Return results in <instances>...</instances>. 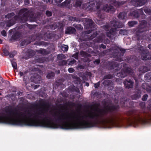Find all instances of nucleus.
I'll list each match as a JSON object with an SVG mask.
<instances>
[{"label": "nucleus", "mask_w": 151, "mask_h": 151, "mask_svg": "<svg viewBox=\"0 0 151 151\" xmlns=\"http://www.w3.org/2000/svg\"><path fill=\"white\" fill-rule=\"evenodd\" d=\"M148 47L149 49L151 50V44L149 45Z\"/></svg>", "instance_id": "052dcab7"}, {"label": "nucleus", "mask_w": 151, "mask_h": 151, "mask_svg": "<svg viewBox=\"0 0 151 151\" xmlns=\"http://www.w3.org/2000/svg\"><path fill=\"white\" fill-rule=\"evenodd\" d=\"M3 52L4 55L6 56L8 55L9 54L8 51L6 49L3 50Z\"/></svg>", "instance_id": "e433bc0d"}, {"label": "nucleus", "mask_w": 151, "mask_h": 151, "mask_svg": "<svg viewBox=\"0 0 151 151\" xmlns=\"http://www.w3.org/2000/svg\"><path fill=\"white\" fill-rule=\"evenodd\" d=\"M100 85L99 83L98 82L97 83L94 84V87L95 88H98Z\"/></svg>", "instance_id": "de8ad7c7"}, {"label": "nucleus", "mask_w": 151, "mask_h": 151, "mask_svg": "<svg viewBox=\"0 0 151 151\" xmlns=\"http://www.w3.org/2000/svg\"><path fill=\"white\" fill-rule=\"evenodd\" d=\"M138 49L141 53V58L142 60H151V55L148 53L146 49H145L142 47H139Z\"/></svg>", "instance_id": "6e6552de"}, {"label": "nucleus", "mask_w": 151, "mask_h": 151, "mask_svg": "<svg viewBox=\"0 0 151 151\" xmlns=\"http://www.w3.org/2000/svg\"><path fill=\"white\" fill-rule=\"evenodd\" d=\"M27 73V72L25 71L24 72H23L21 71H20L19 72V75L21 76H25V75Z\"/></svg>", "instance_id": "a18cd8bd"}, {"label": "nucleus", "mask_w": 151, "mask_h": 151, "mask_svg": "<svg viewBox=\"0 0 151 151\" xmlns=\"http://www.w3.org/2000/svg\"><path fill=\"white\" fill-rule=\"evenodd\" d=\"M1 34L4 36L5 37L6 36V33L5 30H2L1 32Z\"/></svg>", "instance_id": "79ce46f5"}, {"label": "nucleus", "mask_w": 151, "mask_h": 151, "mask_svg": "<svg viewBox=\"0 0 151 151\" xmlns=\"http://www.w3.org/2000/svg\"><path fill=\"white\" fill-rule=\"evenodd\" d=\"M73 26L78 30H82L83 28L81 25L80 24H73Z\"/></svg>", "instance_id": "7c9ffc66"}, {"label": "nucleus", "mask_w": 151, "mask_h": 151, "mask_svg": "<svg viewBox=\"0 0 151 151\" xmlns=\"http://www.w3.org/2000/svg\"><path fill=\"white\" fill-rule=\"evenodd\" d=\"M103 84L104 86H110L113 85V83L111 81L108 80H105L103 83Z\"/></svg>", "instance_id": "f3484780"}, {"label": "nucleus", "mask_w": 151, "mask_h": 151, "mask_svg": "<svg viewBox=\"0 0 151 151\" xmlns=\"http://www.w3.org/2000/svg\"><path fill=\"white\" fill-rule=\"evenodd\" d=\"M12 64L13 67L15 69H17V66L16 62L12 61Z\"/></svg>", "instance_id": "c9c22d12"}, {"label": "nucleus", "mask_w": 151, "mask_h": 151, "mask_svg": "<svg viewBox=\"0 0 151 151\" xmlns=\"http://www.w3.org/2000/svg\"><path fill=\"white\" fill-rule=\"evenodd\" d=\"M22 93L20 92H19L17 93V94L18 95H21L22 94Z\"/></svg>", "instance_id": "13d9d810"}, {"label": "nucleus", "mask_w": 151, "mask_h": 151, "mask_svg": "<svg viewBox=\"0 0 151 151\" xmlns=\"http://www.w3.org/2000/svg\"><path fill=\"white\" fill-rule=\"evenodd\" d=\"M56 73H57L58 74V73H60V70H58V71H57L56 72Z\"/></svg>", "instance_id": "338daca9"}, {"label": "nucleus", "mask_w": 151, "mask_h": 151, "mask_svg": "<svg viewBox=\"0 0 151 151\" xmlns=\"http://www.w3.org/2000/svg\"><path fill=\"white\" fill-rule=\"evenodd\" d=\"M78 53H76L75 54L73 55V57L75 58V59H77L78 58Z\"/></svg>", "instance_id": "c03bdc74"}, {"label": "nucleus", "mask_w": 151, "mask_h": 151, "mask_svg": "<svg viewBox=\"0 0 151 151\" xmlns=\"http://www.w3.org/2000/svg\"><path fill=\"white\" fill-rule=\"evenodd\" d=\"M97 33L96 32H95L91 36L88 37V39L89 40H91L94 38L95 37L97 36Z\"/></svg>", "instance_id": "b1692460"}, {"label": "nucleus", "mask_w": 151, "mask_h": 151, "mask_svg": "<svg viewBox=\"0 0 151 151\" xmlns=\"http://www.w3.org/2000/svg\"><path fill=\"white\" fill-rule=\"evenodd\" d=\"M137 22L135 21H132L128 22L129 25L131 27H133L134 25L137 24Z\"/></svg>", "instance_id": "a878e982"}, {"label": "nucleus", "mask_w": 151, "mask_h": 151, "mask_svg": "<svg viewBox=\"0 0 151 151\" xmlns=\"http://www.w3.org/2000/svg\"><path fill=\"white\" fill-rule=\"evenodd\" d=\"M143 10H144L145 12L147 14L149 15H151V10L150 9L147 8H145L144 9H141L140 10L141 12H143Z\"/></svg>", "instance_id": "a211bd4d"}, {"label": "nucleus", "mask_w": 151, "mask_h": 151, "mask_svg": "<svg viewBox=\"0 0 151 151\" xmlns=\"http://www.w3.org/2000/svg\"><path fill=\"white\" fill-rule=\"evenodd\" d=\"M69 19L73 21H75L77 22H79L80 21L79 19L76 18V17H71L69 18Z\"/></svg>", "instance_id": "c756f323"}, {"label": "nucleus", "mask_w": 151, "mask_h": 151, "mask_svg": "<svg viewBox=\"0 0 151 151\" xmlns=\"http://www.w3.org/2000/svg\"><path fill=\"white\" fill-rule=\"evenodd\" d=\"M147 27V22L145 20L141 21L140 24L137 29V35L145 31L146 28Z\"/></svg>", "instance_id": "1a4fd4ad"}, {"label": "nucleus", "mask_w": 151, "mask_h": 151, "mask_svg": "<svg viewBox=\"0 0 151 151\" xmlns=\"http://www.w3.org/2000/svg\"><path fill=\"white\" fill-rule=\"evenodd\" d=\"M123 83L126 88H132L133 87L134 82L131 80H128L126 79Z\"/></svg>", "instance_id": "f8f14e48"}, {"label": "nucleus", "mask_w": 151, "mask_h": 151, "mask_svg": "<svg viewBox=\"0 0 151 151\" xmlns=\"http://www.w3.org/2000/svg\"><path fill=\"white\" fill-rule=\"evenodd\" d=\"M124 63H119L117 62H113L111 64L112 68L115 69L116 71L119 70L122 68V66H123L124 68H122V71L119 73H117V76L119 77H120L122 78H124L127 76L129 73H133V70L130 68L128 67L124 68Z\"/></svg>", "instance_id": "7ed1b4c3"}, {"label": "nucleus", "mask_w": 151, "mask_h": 151, "mask_svg": "<svg viewBox=\"0 0 151 151\" xmlns=\"http://www.w3.org/2000/svg\"><path fill=\"white\" fill-rule=\"evenodd\" d=\"M70 3V0H66L62 4V6H67Z\"/></svg>", "instance_id": "393cba45"}, {"label": "nucleus", "mask_w": 151, "mask_h": 151, "mask_svg": "<svg viewBox=\"0 0 151 151\" xmlns=\"http://www.w3.org/2000/svg\"><path fill=\"white\" fill-rule=\"evenodd\" d=\"M130 15L134 17V18H137L139 17V15L137 11H134L130 14Z\"/></svg>", "instance_id": "aec40b11"}, {"label": "nucleus", "mask_w": 151, "mask_h": 151, "mask_svg": "<svg viewBox=\"0 0 151 151\" xmlns=\"http://www.w3.org/2000/svg\"><path fill=\"white\" fill-rule=\"evenodd\" d=\"M46 14L47 16L50 17L52 15V13L50 11H47L46 12Z\"/></svg>", "instance_id": "58836bf2"}, {"label": "nucleus", "mask_w": 151, "mask_h": 151, "mask_svg": "<svg viewBox=\"0 0 151 151\" xmlns=\"http://www.w3.org/2000/svg\"><path fill=\"white\" fill-rule=\"evenodd\" d=\"M100 2L98 0H94L85 3L83 5V7L85 9L88 10H92L94 11H97L98 17L101 18H103L100 12L101 10H104L106 12H114L115 11V9L114 8L109 4H104L102 7L100 9Z\"/></svg>", "instance_id": "f257e3e1"}, {"label": "nucleus", "mask_w": 151, "mask_h": 151, "mask_svg": "<svg viewBox=\"0 0 151 151\" xmlns=\"http://www.w3.org/2000/svg\"><path fill=\"white\" fill-rule=\"evenodd\" d=\"M81 4V1L79 0H77L75 4V6L76 7H78L80 6Z\"/></svg>", "instance_id": "2f4dec72"}, {"label": "nucleus", "mask_w": 151, "mask_h": 151, "mask_svg": "<svg viewBox=\"0 0 151 151\" xmlns=\"http://www.w3.org/2000/svg\"><path fill=\"white\" fill-rule=\"evenodd\" d=\"M126 16L127 14L126 13L122 12L118 15V17L120 19H125Z\"/></svg>", "instance_id": "dca6fc26"}, {"label": "nucleus", "mask_w": 151, "mask_h": 151, "mask_svg": "<svg viewBox=\"0 0 151 151\" xmlns=\"http://www.w3.org/2000/svg\"><path fill=\"white\" fill-rule=\"evenodd\" d=\"M104 38V36L102 35H100L97 37L95 39H94L93 41L94 43H100L101 42Z\"/></svg>", "instance_id": "2eb2a0df"}, {"label": "nucleus", "mask_w": 151, "mask_h": 151, "mask_svg": "<svg viewBox=\"0 0 151 151\" xmlns=\"http://www.w3.org/2000/svg\"><path fill=\"white\" fill-rule=\"evenodd\" d=\"M146 0H132L131 4L135 6H141L144 4Z\"/></svg>", "instance_id": "9d476101"}, {"label": "nucleus", "mask_w": 151, "mask_h": 151, "mask_svg": "<svg viewBox=\"0 0 151 151\" xmlns=\"http://www.w3.org/2000/svg\"><path fill=\"white\" fill-rule=\"evenodd\" d=\"M147 76L148 78L151 80V73L147 74Z\"/></svg>", "instance_id": "8fccbe9b"}, {"label": "nucleus", "mask_w": 151, "mask_h": 151, "mask_svg": "<svg viewBox=\"0 0 151 151\" xmlns=\"http://www.w3.org/2000/svg\"><path fill=\"white\" fill-rule=\"evenodd\" d=\"M149 70V69L147 66L141 67L139 69V71L142 73H145Z\"/></svg>", "instance_id": "6ab92c4d"}, {"label": "nucleus", "mask_w": 151, "mask_h": 151, "mask_svg": "<svg viewBox=\"0 0 151 151\" xmlns=\"http://www.w3.org/2000/svg\"><path fill=\"white\" fill-rule=\"evenodd\" d=\"M135 60V59H133V60L132 59V60L131 59H130L129 60V62L130 63L131 61L134 62Z\"/></svg>", "instance_id": "bf43d9fd"}, {"label": "nucleus", "mask_w": 151, "mask_h": 151, "mask_svg": "<svg viewBox=\"0 0 151 151\" xmlns=\"http://www.w3.org/2000/svg\"><path fill=\"white\" fill-rule=\"evenodd\" d=\"M101 21L100 20L99 21H98V20H97V22H96L98 24H100V23L99 22H100Z\"/></svg>", "instance_id": "0e129e2a"}, {"label": "nucleus", "mask_w": 151, "mask_h": 151, "mask_svg": "<svg viewBox=\"0 0 151 151\" xmlns=\"http://www.w3.org/2000/svg\"><path fill=\"white\" fill-rule=\"evenodd\" d=\"M136 90V93L131 96L132 98L133 99H137L140 97L141 91L139 89H137Z\"/></svg>", "instance_id": "ddd939ff"}, {"label": "nucleus", "mask_w": 151, "mask_h": 151, "mask_svg": "<svg viewBox=\"0 0 151 151\" xmlns=\"http://www.w3.org/2000/svg\"><path fill=\"white\" fill-rule=\"evenodd\" d=\"M76 62V60L74 59H73V60L70 61L69 63H68V65H72L73 64H74Z\"/></svg>", "instance_id": "37998d69"}, {"label": "nucleus", "mask_w": 151, "mask_h": 151, "mask_svg": "<svg viewBox=\"0 0 151 151\" xmlns=\"http://www.w3.org/2000/svg\"><path fill=\"white\" fill-rule=\"evenodd\" d=\"M140 105L141 106L142 108H144L145 106V104L144 103H142L140 104Z\"/></svg>", "instance_id": "864d4df0"}, {"label": "nucleus", "mask_w": 151, "mask_h": 151, "mask_svg": "<svg viewBox=\"0 0 151 151\" xmlns=\"http://www.w3.org/2000/svg\"><path fill=\"white\" fill-rule=\"evenodd\" d=\"M128 114L132 116V118L129 120L130 124H137L138 122L142 124L151 123V116L149 119L141 118L139 115L138 111L133 110L129 112Z\"/></svg>", "instance_id": "f03ea898"}, {"label": "nucleus", "mask_w": 151, "mask_h": 151, "mask_svg": "<svg viewBox=\"0 0 151 151\" xmlns=\"http://www.w3.org/2000/svg\"><path fill=\"white\" fill-rule=\"evenodd\" d=\"M55 2L56 3H60L63 0H55Z\"/></svg>", "instance_id": "5fc2aeb1"}, {"label": "nucleus", "mask_w": 151, "mask_h": 151, "mask_svg": "<svg viewBox=\"0 0 151 151\" xmlns=\"http://www.w3.org/2000/svg\"><path fill=\"white\" fill-rule=\"evenodd\" d=\"M86 85L87 86H88L89 85V83H86Z\"/></svg>", "instance_id": "e2e57ef3"}, {"label": "nucleus", "mask_w": 151, "mask_h": 151, "mask_svg": "<svg viewBox=\"0 0 151 151\" xmlns=\"http://www.w3.org/2000/svg\"><path fill=\"white\" fill-rule=\"evenodd\" d=\"M117 3V4H118V5L119 6V4L118 3V2H116V1L115 2H114V5H115V3Z\"/></svg>", "instance_id": "69168bd1"}, {"label": "nucleus", "mask_w": 151, "mask_h": 151, "mask_svg": "<svg viewBox=\"0 0 151 151\" xmlns=\"http://www.w3.org/2000/svg\"><path fill=\"white\" fill-rule=\"evenodd\" d=\"M127 33V30L125 29H121L119 31V34L121 35H126Z\"/></svg>", "instance_id": "c85d7f7f"}, {"label": "nucleus", "mask_w": 151, "mask_h": 151, "mask_svg": "<svg viewBox=\"0 0 151 151\" xmlns=\"http://www.w3.org/2000/svg\"><path fill=\"white\" fill-rule=\"evenodd\" d=\"M39 86V85H37L35 86V88H37Z\"/></svg>", "instance_id": "680f3d73"}, {"label": "nucleus", "mask_w": 151, "mask_h": 151, "mask_svg": "<svg viewBox=\"0 0 151 151\" xmlns=\"http://www.w3.org/2000/svg\"><path fill=\"white\" fill-rule=\"evenodd\" d=\"M85 28L87 29L91 28V30H89L86 32V33L88 34L91 32V31L94 30V28H96V25L94 22L91 19H84L83 20Z\"/></svg>", "instance_id": "0eeeda50"}, {"label": "nucleus", "mask_w": 151, "mask_h": 151, "mask_svg": "<svg viewBox=\"0 0 151 151\" xmlns=\"http://www.w3.org/2000/svg\"><path fill=\"white\" fill-rule=\"evenodd\" d=\"M100 48H102L104 49H105L106 48V46L103 44H101L100 46Z\"/></svg>", "instance_id": "603ef678"}, {"label": "nucleus", "mask_w": 151, "mask_h": 151, "mask_svg": "<svg viewBox=\"0 0 151 151\" xmlns=\"http://www.w3.org/2000/svg\"><path fill=\"white\" fill-rule=\"evenodd\" d=\"M19 18L20 19V21L22 23L25 22L27 20L32 22L35 20L33 13L26 8L22 9L20 11Z\"/></svg>", "instance_id": "20e7f679"}, {"label": "nucleus", "mask_w": 151, "mask_h": 151, "mask_svg": "<svg viewBox=\"0 0 151 151\" xmlns=\"http://www.w3.org/2000/svg\"><path fill=\"white\" fill-rule=\"evenodd\" d=\"M76 30L73 27H68L65 31V33L66 34H72L75 33Z\"/></svg>", "instance_id": "4468645a"}, {"label": "nucleus", "mask_w": 151, "mask_h": 151, "mask_svg": "<svg viewBox=\"0 0 151 151\" xmlns=\"http://www.w3.org/2000/svg\"><path fill=\"white\" fill-rule=\"evenodd\" d=\"M57 57L58 59L59 60H62L66 58V57L63 54L58 55L57 56Z\"/></svg>", "instance_id": "cd10ccee"}, {"label": "nucleus", "mask_w": 151, "mask_h": 151, "mask_svg": "<svg viewBox=\"0 0 151 151\" xmlns=\"http://www.w3.org/2000/svg\"><path fill=\"white\" fill-rule=\"evenodd\" d=\"M125 52L124 49L116 46H114L111 50V52L116 57L117 60L120 61L123 60L122 57L123 56Z\"/></svg>", "instance_id": "423d86ee"}, {"label": "nucleus", "mask_w": 151, "mask_h": 151, "mask_svg": "<svg viewBox=\"0 0 151 151\" xmlns=\"http://www.w3.org/2000/svg\"><path fill=\"white\" fill-rule=\"evenodd\" d=\"M36 52L42 54H45L46 51L44 49H41L40 50H36Z\"/></svg>", "instance_id": "bb28decb"}, {"label": "nucleus", "mask_w": 151, "mask_h": 151, "mask_svg": "<svg viewBox=\"0 0 151 151\" xmlns=\"http://www.w3.org/2000/svg\"><path fill=\"white\" fill-rule=\"evenodd\" d=\"M80 54L82 56H84L86 55V52L83 51H81L80 52Z\"/></svg>", "instance_id": "09e8293b"}, {"label": "nucleus", "mask_w": 151, "mask_h": 151, "mask_svg": "<svg viewBox=\"0 0 151 151\" xmlns=\"http://www.w3.org/2000/svg\"><path fill=\"white\" fill-rule=\"evenodd\" d=\"M55 76V73L53 72H50L49 73L47 76V78L48 79L52 78Z\"/></svg>", "instance_id": "4be33fe9"}, {"label": "nucleus", "mask_w": 151, "mask_h": 151, "mask_svg": "<svg viewBox=\"0 0 151 151\" xmlns=\"http://www.w3.org/2000/svg\"><path fill=\"white\" fill-rule=\"evenodd\" d=\"M94 62V63H96L97 64H98L100 63V60H96Z\"/></svg>", "instance_id": "4d7b16f0"}, {"label": "nucleus", "mask_w": 151, "mask_h": 151, "mask_svg": "<svg viewBox=\"0 0 151 151\" xmlns=\"http://www.w3.org/2000/svg\"><path fill=\"white\" fill-rule=\"evenodd\" d=\"M31 41L28 40H25L22 42L21 43V45L22 46L26 45L30 43Z\"/></svg>", "instance_id": "412c9836"}, {"label": "nucleus", "mask_w": 151, "mask_h": 151, "mask_svg": "<svg viewBox=\"0 0 151 151\" xmlns=\"http://www.w3.org/2000/svg\"><path fill=\"white\" fill-rule=\"evenodd\" d=\"M28 51L30 53L29 55V56L31 57L33 56L35 54V52L32 50H28Z\"/></svg>", "instance_id": "72a5a7b5"}, {"label": "nucleus", "mask_w": 151, "mask_h": 151, "mask_svg": "<svg viewBox=\"0 0 151 151\" xmlns=\"http://www.w3.org/2000/svg\"><path fill=\"white\" fill-rule=\"evenodd\" d=\"M14 13L13 12H12L8 14L7 15L6 17L8 18H11L12 17L14 16Z\"/></svg>", "instance_id": "a19ab883"}, {"label": "nucleus", "mask_w": 151, "mask_h": 151, "mask_svg": "<svg viewBox=\"0 0 151 151\" xmlns=\"http://www.w3.org/2000/svg\"><path fill=\"white\" fill-rule=\"evenodd\" d=\"M31 81L36 83H40L42 82L40 76L36 74L31 77Z\"/></svg>", "instance_id": "9b49d317"}, {"label": "nucleus", "mask_w": 151, "mask_h": 151, "mask_svg": "<svg viewBox=\"0 0 151 151\" xmlns=\"http://www.w3.org/2000/svg\"><path fill=\"white\" fill-rule=\"evenodd\" d=\"M67 61L66 60H63L59 62V64L61 65H64L67 64Z\"/></svg>", "instance_id": "473e14b6"}, {"label": "nucleus", "mask_w": 151, "mask_h": 151, "mask_svg": "<svg viewBox=\"0 0 151 151\" xmlns=\"http://www.w3.org/2000/svg\"><path fill=\"white\" fill-rule=\"evenodd\" d=\"M148 97V95H147L145 94L143 96L142 98V100L143 101H145L147 100Z\"/></svg>", "instance_id": "ea45409f"}, {"label": "nucleus", "mask_w": 151, "mask_h": 151, "mask_svg": "<svg viewBox=\"0 0 151 151\" xmlns=\"http://www.w3.org/2000/svg\"><path fill=\"white\" fill-rule=\"evenodd\" d=\"M2 42V40L0 38V44H1Z\"/></svg>", "instance_id": "774afa93"}, {"label": "nucleus", "mask_w": 151, "mask_h": 151, "mask_svg": "<svg viewBox=\"0 0 151 151\" xmlns=\"http://www.w3.org/2000/svg\"><path fill=\"white\" fill-rule=\"evenodd\" d=\"M10 58H13L14 56V55L12 53H10L8 55Z\"/></svg>", "instance_id": "3c124183"}, {"label": "nucleus", "mask_w": 151, "mask_h": 151, "mask_svg": "<svg viewBox=\"0 0 151 151\" xmlns=\"http://www.w3.org/2000/svg\"><path fill=\"white\" fill-rule=\"evenodd\" d=\"M123 24L120 23L116 20H114L110 22V24H106L104 27V29L106 31H108L109 29L110 34L114 35L116 33L118 28L122 27Z\"/></svg>", "instance_id": "39448f33"}, {"label": "nucleus", "mask_w": 151, "mask_h": 151, "mask_svg": "<svg viewBox=\"0 0 151 151\" xmlns=\"http://www.w3.org/2000/svg\"><path fill=\"white\" fill-rule=\"evenodd\" d=\"M146 90L148 92H150L151 91V88L150 87H149V88H146Z\"/></svg>", "instance_id": "6e6d98bb"}, {"label": "nucleus", "mask_w": 151, "mask_h": 151, "mask_svg": "<svg viewBox=\"0 0 151 151\" xmlns=\"http://www.w3.org/2000/svg\"><path fill=\"white\" fill-rule=\"evenodd\" d=\"M62 49L63 50L66 51L68 50V47L67 45H64L62 47Z\"/></svg>", "instance_id": "4c0bfd02"}, {"label": "nucleus", "mask_w": 151, "mask_h": 151, "mask_svg": "<svg viewBox=\"0 0 151 151\" xmlns=\"http://www.w3.org/2000/svg\"><path fill=\"white\" fill-rule=\"evenodd\" d=\"M23 81L25 85L29 83V78L27 76H24L23 78Z\"/></svg>", "instance_id": "5701e85b"}, {"label": "nucleus", "mask_w": 151, "mask_h": 151, "mask_svg": "<svg viewBox=\"0 0 151 151\" xmlns=\"http://www.w3.org/2000/svg\"><path fill=\"white\" fill-rule=\"evenodd\" d=\"M68 71L70 73H73L74 71V69L73 68H70L68 69Z\"/></svg>", "instance_id": "49530a36"}, {"label": "nucleus", "mask_w": 151, "mask_h": 151, "mask_svg": "<svg viewBox=\"0 0 151 151\" xmlns=\"http://www.w3.org/2000/svg\"><path fill=\"white\" fill-rule=\"evenodd\" d=\"M112 77H113V76H112V75H111L110 74H109V75H106L104 77L103 79H110Z\"/></svg>", "instance_id": "f704fd0d"}]
</instances>
